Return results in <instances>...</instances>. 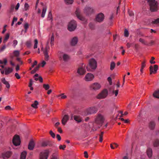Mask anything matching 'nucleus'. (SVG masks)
Masks as SVG:
<instances>
[{
  "mask_svg": "<svg viewBox=\"0 0 159 159\" xmlns=\"http://www.w3.org/2000/svg\"><path fill=\"white\" fill-rule=\"evenodd\" d=\"M104 120L105 118L104 116L101 114H98L96 115L94 121L95 123L101 126L103 123Z\"/></svg>",
  "mask_w": 159,
  "mask_h": 159,
  "instance_id": "1",
  "label": "nucleus"
},
{
  "mask_svg": "<svg viewBox=\"0 0 159 159\" xmlns=\"http://www.w3.org/2000/svg\"><path fill=\"white\" fill-rule=\"evenodd\" d=\"M150 7V10L152 11H155L158 10V4L155 0H147Z\"/></svg>",
  "mask_w": 159,
  "mask_h": 159,
  "instance_id": "2",
  "label": "nucleus"
},
{
  "mask_svg": "<svg viewBox=\"0 0 159 159\" xmlns=\"http://www.w3.org/2000/svg\"><path fill=\"white\" fill-rule=\"evenodd\" d=\"M97 108L95 107H90L83 111L82 113V115L86 116L95 113L97 112Z\"/></svg>",
  "mask_w": 159,
  "mask_h": 159,
  "instance_id": "3",
  "label": "nucleus"
},
{
  "mask_svg": "<svg viewBox=\"0 0 159 159\" xmlns=\"http://www.w3.org/2000/svg\"><path fill=\"white\" fill-rule=\"evenodd\" d=\"M97 66V63L93 58H92L89 61V65L86 67L88 71H91V70L95 69Z\"/></svg>",
  "mask_w": 159,
  "mask_h": 159,
  "instance_id": "4",
  "label": "nucleus"
},
{
  "mask_svg": "<svg viewBox=\"0 0 159 159\" xmlns=\"http://www.w3.org/2000/svg\"><path fill=\"white\" fill-rule=\"evenodd\" d=\"M58 57L60 60H63L65 62L68 61L70 58V56L68 55L61 52H58Z\"/></svg>",
  "mask_w": 159,
  "mask_h": 159,
  "instance_id": "5",
  "label": "nucleus"
},
{
  "mask_svg": "<svg viewBox=\"0 0 159 159\" xmlns=\"http://www.w3.org/2000/svg\"><path fill=\"white\" fill-rule=\"evenodd\" d=\"M77 27V23L75 21L71 20L68 23V29L70 31H74Z\"/></svg>",
  "mask_w": 159,
  "mask_h": 159,
  "instance_id": "6",
  "label": "nucleus"
},
{
  "mask_svg": "<svg viewBox=\"0 0 159 159\" xmlns=\"http://www.w3.org/2000/svg\"><path fill=\"white\" fill-rule=\"evenodd\" d=\"M108 94V91L107 89H105L103 90L97 96L96 98L98 99H102L106 98Z\"/></svg>",
  "mask_w": 159,
  "mask_h": 159,
  "instance_id": "7",
  "label": "nucleus"
},
{
  "mask_svg": "<svg viewBox=\"0 0 159 159\" xmlns=\"http://www.w3.org/2000/svg\"><path fill=\"white\" fill-rule=\"evenodd\" d=\"M101 87V84L97 82L91 84L89 86L90 89L93 91H96L99 90Z\"/></svg>",
  "mask_w": 159,
  "mask_h": 159,
  "instance_id": "8",
  "label": "nucleus"
},
{
  "mask_svg": "<svg viewBox=\"0 0 159 159\" xmlns=\"http://www.w3.org/2000/svg\"><path fill=\"white\" fill-rule=\"evenodd\" d=\"M16 3L14 2H12L11 4L10 7L8 10V12L9 13H12L14 10V8H15L16 10H17L20 7V4L19 3H18L16 7H15V6L16 5Z\"/></svg>",
  "mask_w": 159,
  "mask_h": 159,
  "instance_id": "9",
  "label": "nucleus"
},
{
  "mask_svg": "<svg viewBox=\"0 0 159 159\" xmlns=\"http://www.w3.org/2000/svg\"><path fill=\"white\" fill-rule=\"evenodd\" d=\"M85 67V65L84 64H82V65L78 68L77 70V73L80 75H84L86 72Z\"/></svg>",
  "mask_w": 159,
  "mask_h": 159,
  "instance_id": "10",
  "label": "nucleus"
},
{
  "mask_svg": "<svg viewBox=\"0 0 159 159\" xmlns=\"http://www.w3.org/2000/svg\"><path fill=\"white\" fill-rule=\"evenodd\" d=\"M49 154L48 150H45L40 152L39 159H47Z\"/></svg>",
  "mask_w": 159,
  "mask_h": 159,
  "instance_id": "11",
  "label": "nucleus"
},
{
  "mask_svg": "<svg viewBox=\"0 0 159 159\" xmlns=\"http://www.w3.org/2000/svg\"><path fill=\"white\" fill-rule=\"evenodd\" d=\"M12 143L16 146H19L20 144V141L19 136L15 135L13 137L12 139Z\"/></svg>",
  "mask_w": 159,
  "mask_h": 159,
  "instance_id": "12",
  "label": "nucleus"
},
{
  "mask_svg": "<svg viewBox=\"0 0 159 159\" xmlns=\"http://www.w3.org/2000/svg\"><path fill=\"white\" fill-rule=\"evenodd\" d=\"M75 14L77 18L80 20L82 21H86L85 18L82 16L80 10L79 8L76 9L75 12Z\"/></svg>",
  "mask_w": 159,
  "mask_h": 159,
  "instance_id": "13",
  "label": "nucleus"
},
{
  "mask_svg": "<svg viewBox=\"0 0 159 159\" xmlns=\"http://www.w3.org/2000/svg\"><path fill=\"white\" fill-rule=\"evenodd\" d=\"M94 78V76L93 74L88 73L86 75L84 79L86 81H89L92 80Z\"/></svg>",
  "mask_w": 159,
  "mask_h": 159,
  "instance_id": "14",
  "label": "nucleus"
},
{
  "mask_svg": "<svg viewBox=\"0 0 159 159\" xmlns=\"http://www.w3.org/2000/svg\"><path fill=\"white\" fill-rule=\"evenodd\" d=\"M104 19V16L103 14L100 13L97 15L96 18V20L99 22H102Z\"/></svg>",
  "mask_w": 159,
  "mask_h": 159,
  "instance_id": "15",
  "label": "nucleus"
},
{
  "mask_svg": "<svg viewBox=\"0 0 159 159\" xmlns=\"http://www.w3.org/2000/svg\"><path fill=\"white\" fill-rule=\"evenodd\" d=\"M158 69V66L157 65H154V68L152 66L150 67V74H151L152 73H155L157 72V71Z\"/></svg>",
  "mask_w": 159,
  "mask_h": 159,
  "instance_id": "16",
  "label": "nucleus"
},
{
  "mask_svg": "<svg viewBox=\"0 0 159 159\" xmlns=\"http://www.w3.org/2000/svg\"><path fill=\"white\" fill-rule=\"evenodd\" d=\"M78 42V38L76 37L72 38L70 41V44L73 46H75Z\"/></svg>",
  "mask_w": 159,
  "mask_h": 159,
  "instance_id": "17",
  "label": "nucleus"
},
{
  "mask_svg": "<svg viewBox=\"0 0 159 159\" xmlns=\"http://www.w3.org/2000/svg\"><path fill=\"white\" fill-rule=\"evenodd\" d=\"M11 155L10 152H7L2 154V157L3 159H7L9 158Z\"/></svg>",
  "mask_w": 159,
  "mask_h": 159,
  "instance_id": "18",
  "label": "nucleus"
},
{
  "mask_svg": "<svg viewBox=\"0 0 159 159\" xmlns=\"http://www.w3.org/2000/svg\"><path fill=\"white\" fill-rule=\"evenodd\" d=\"M69 120V116L68 115H65L62 119V124L63 125H65Z\"/></svg>",
  "mask_w": 159,
  "mask_h": 159,
  "instance_id": "19",
  "label": "nucleus"
},
{
  "mask_svg": "<svg viewBox=\"0 0 159 159\" xmlns=\"http://www.w3.org/2000/svg\"><path fill=\"white\" fill-rule=\"evenodd\" d=\"M93 11V9L90 7H87L84 9V12L87 14H89Z\"/></svg>",
  "mask_w": 159,
  "mask_h": 159,
  "instance_id": "20",
  "label": "nucleus"
},
{
  "mask_svg": "<svg viewBox=\"0 0 159 159\" xmlns=\"http://www.w3.org/2000/svg\"><path fill=\"white\" fill-rule=\"evenodd\" d=\"M34 79L36 81L39 80L40 82L42 83L43 81L42 78L38 74H36L34 76Z\"/></svg>",
  "mask_w": 159,
  "mask_h": 159,
  "instance_id": "21",
  "label": "nucleus"
},
{
  "mask_svg": "<svg viewBox=\"0 0 159 159\" xmlns=\"http://www.w3.org/2000/svg\"><path fill=\"white\" fill-rule=\"evenodd\" d=\"M74 120L77 123H80L82 121V119L79 116H74Z\"/></svg>",
  "mask_w": 159,
  "mask_h": 159,
  "instance_id": "22",
  "label": "nucleus"
},
{
  "mask_svg": "<svg viewBox=\"0 0 159 159\" xmlns=\"http://www.w3.org/2000/svg\"><path fill=\"white\" fill-rule=\"evenodd\" d=\"M1 80L2 82L3 83V84L6 85V88H7L8 89L10 88V85L8 81L6 80L4 78H2Z\"/></svg>",
  "mask_w": 159,
  "mask_h": 159,
  "instance_id": "23",
  "label": "nucleus"
},
{
  "mask_svg": "<svg viewBox=\"0 0 159 159\" xmlns=\"http://www.w3.org/2000/svg\"><path fill=\"white\" fill-rule=\"evenodd\" d=\"M35 143L33 140H31L29 143L28 145V149L32 150L34 147Z\"/></svg>",
  "mask_w": 159,
  "mask_h": 159,
  "instance_id": "24",
  "label": "nucleus"
},
{
  "mask_svg": "<svg viewBox=\"0 0 159 159\" xmlns=\"http://www.w3.org/2000/svg\"><path fill=\"white\" fill-rule=\"evenodd\" d=\"M49 43V41H48L47 42L46 47L43 51V53H48L50 49V47L48 45Z\"/></svg>",
  "mask_w": 159,
  "mask_h": 159,
  "instance_id": "25",
  "label": "nucleus"
},
{
  "mask_svg": "<svg viewBox=\"0 0 159 159\" xmlns=\"http://www.w3.org/2000/svg\"><path fill=\"white\" fill-rule=\"evenodd\" d=\"M147 154L149 158H151L152 156V151L151 148H148L147 151Z\"/></svg>",
  "mask_w": 159,
  "mask_h": 159,
  "instance_id": "26",
  "label": "nucleus"
},
{
  "mask_svg": "<svg viewBox=\"0 0 159 159\" xmlns=\"http://www.w3.org/2000/svg\"><path fill=\"white\" fill-rule=\"evenodd\" d=\"M155 123L153 121H151L149 124V127L151 129H153L155 126Z\"/></svg>",
  "mask_w": 159,
  "mask_h": 159,
  "instance_id": "27",
  "label": "nucleus"
},
{
  "mask_svg": "<svg viewBox=\"0 0 159 159\" xmlns=\"http://www.w3.org/2000/svg\"><path fill=\"white\" fill-rule=\"evenodd\" d=\"M5 74L6 75H7L11 73L13 70L12 69L10 68H8L5 69Z\"/></svg>",
  "mask_w": 159,
  "mask_h": 159,
  "instance_id": "28",
  "label": "nucleus"
},
{
  "mask_svg": "<svg viewBox=\"0 0 159 159\" xmlns=\"http://www.w3.org/2000/svg\"><path fill=\"white\" fill-rule=\"evenodd\" d=\"M57 97L59 99H64L67 98V96L64 93H61L57 95Z\"/></svg>",
  "mask_w": 159,
  "mask_h": 159,
  "instance_id": "29",
  "label": "nucleus"
},
{
  "mask_svg": "<svg viewBox=\"0 0 159 159\" xmlns=\"http://www.w3.org/2000/svg\"><path fill=\"white\" fill-rule=\"evenodd\" d=\"M26 155L27 152L26 151L23 152L21 154L20 159H25Z\"/></svg>",
  "mask_w": 159,
  "mask_h": 159,
  "instance_id": "30",
  "label": "nucleus"
},
{
  "mask_svg": "<svg viewBox=\"0 0 159 159\" xmlns=\"http://www.w3.org/2000/svg\"><path fill=\"white\" fill-rule=\"evenodd\" d=\"M47 11V7H44L43 8L41 14V17L42 18H44L45 16V14Z\"/></svg>",
  "mask_w": 159,
  "mask_h": 159,
  "instance_id": "31",
  "label": "nucleus"
},
{
  "mask_svg": "<svg viewBox=\"0 0 159 159\" xmlns=\"http://www.w3.org/2000/svg\"><path fill=\"white\" fill-rule=\"evenodd\" d=\"M154 97L157 98H159V89L155 91L153 94Z\"/></svg>",
  "mask_w": 159,
  "mask_h": 159,
  "instance_id": "32",
  "label": "nucleus"
},
{
  "mask_svg": "<svg viewBox=\"0 0 159 159\" xmlns=\"http://www.w3.org/2000/svg\"><path fill=\"white\" fill-rule=\"evenodd\" d=\"M38 104L39 103L37 101H35L33 103L31 104V106L34 108L36 109L38 108Z\"/></svg>",
  "mask_w": 159,
  "mask_h": 159,
  "instance_id": "33",
  "label": "nucleus"
},
{
  "mask_svg": "<svg viewBox=\"0 0 159 159\" xmlns=\"http://www.w3.org/2000/svg\"><path fill=\"white\" fill-rule=\"evenodd\" d=\"M48 19L49 20H51V21L52 20V15L51 11H49L48 13Z\"/></svg>",
  "mask_w": 159,
  "mask_h": 159,
  "instance_id": "34",
  "label": "nucleus"
},
{
  "mask_svg": "<svg viewBox=\"0 0 159 159\" xmlns=\"http://www.w3.org/2000/svg\"><path fill=\"white\" fill-rule=\"evenodd\" d=\"M118 92L119 89H116V90H113L112 91V93L113 94H114L115 96L116 97L118 95Z\"/></svg>",
  "mask_w": 159,
  "mask_h": 159,
  "instance_id": "35",
  "label": "nucleus"
},
{
  "mask_svg": "<svg viewBox=\"0 0 159 159\" xmlns=\"http://www.w3.org/2000/svg\"><path fill=\"white\" fill-rule=\"evenodd\" d=\"M116 64L115 62L112 61L111 63L110 70H113L115 67Z\"/></svg>",
  "mask_w": 159,
  "mask_h": 159,
  "instance_id": "36",
  "label": "nucleus"
},
{
  "mask_svg": "<svg viewBox=\"0 0 159 159\" xmlns=\"http://www.w3.org/2000/svg\"><path fill=\"white\" fill-rule=\"evenodd\" d=\"M40 66V65H39L38 66L36 67L35 68H34V70H33L31 72V74H34L37 70H39V68Z\"/></svg>",
  "mask_w": 159,
  "mask_h": 159,
  "instance_id": "37",
  "label": "nucleus"
},
{
  "mask_svg": "<svg viewBox=\"0 0 159 159\" xmlns=\"http://www.w3.org/2000/svg\"><path fill=\"white\" fill-rule=\"evenodd\" d=\"M153 145L155 147L158 146H159V140L158 139H156L154 142Z\"/></svg>",
  "mask_w": 159,
  "mask_h": 159,
  "instance_id": "38",
  "label": "nucleus"
},
{
  "mask_svg": "<svg viewBox=\"0 0 159 159\" xmlns=\"http://www.w3.org/2000/svg\"><path fill=\"white\" fill-rule=\"evenodd\" d=\"M145 61L143 62L142 63L141 68L140 69V71H141V73H143V69L145 66Z\"/></svg>",
  "mask_w": 159,
  "mask_h": 159,
  "instance_id": "39",
  "label": "nucleus"
},
{
  "mask_svg": "<svg viewBox=\"0 0 159 159\" xmlns=\"http://www.w3.org/2000/svg\"><path fill=\"white\" fill-rule=\"evenodd\" d=\"M9 37V34H7L4 38V40L3 41V43H5L8 39Z\"/></svg>",
  "mask_w": 159,
  "mask_h": 159,
  "instance_id": "40",
  "label": "nucleus"
},
{
  "mask_svg": "<svg viewBox=\"0 0 159 159\" xmlns=\"http://www.w3.org/2000/svg\"><path fill=\"white\" fill-rule=\"evenodd\" d=\"M13 54L15 56L18 57L20 55V52L18 50H15L13 52Z\"/></svg>",
  "mask_w": 159,
  "mask_h": 159,
  "instance_id": "41",
  "label": "nucleus"
},
{
  "mask_svg": "<svg viewBox=\"0 0 159 159\" xmlns=\"http://www.w3.org/2000/svg\"><path fill=\"white\" fill-rule=\"evenodd\" d=\"M44 55V59L45 60L47 61L49 59V56L48 54V53H43Z\"/></svg>",
  "mask_w": 159,
  "mask_h": 159,
  "instance_id": "42",
  "label": "nucleus"
},
{
  "mask_svg": "<svg viewBox=\"0 0 159 159\" xmlns=\"http://www.w3.org/2000/svg\"><path fill=\"white\" fill-rule=\"evenodd\" d=\"M38 44V41L37 39H36L34 40V48L36 49L37 48V45Z\"/></svg>",
  "mask_w": 159,
  "mask_h": 159,
  "instance_id": "43",
  "label": "nucleus"
},
{
  "mask_svg": "<svg viewBox=\"0 0 159 159\" xmlns=\"http://www.w3.org/2000/svg\"><path fill=\"white\" fill-rule=\"evenodd\" d=\"M152 23L154 24L159 25V18L153 20Z\"/></svg>",
  "mask_w": 159,
  "mask_h": 159,
  "instance_id": "44",
  "label": "nucleus"
},
{
  "mask_svg": "<svg viewBox=\"0 0 159 159\" xmlns=\"http://www.w3.org/2000/svg\"><path fill=\"white\" fill-rule=\"evenodd\" d=\"M27 46L28 48H30L31 46V42L30 40L27 41L26 43Z\"/></svg>",
  "mask_w": 159,
  "mask_h": 159,
  "instance_id": "45",
  "label": "nucleus"
},
{
  "mask_svg": "<svg viewBox=\"0 0 159 159\" xmlns=\"http://www.w3.org/2000/svg\"><path fill=\"white\" fill-rule=\"evenodd\" d=\"M54 37L53 35H52L51 38L50 44L51 46L54 45Z\"/></svg>",
  "mask_w": 159,
  "mask_h": 159,
  "instance_id": "46",
  "label": "nucleus"
},
{
  "mask_svg": "<svg viewBox=\"0 0 159 159\" xmlns=\"http://www.w3.org/2000/svg\"><path fill=\"white\" fill-rule=\"evenodd\" d=\"M7 62V60L6 59H4L3 60H0V64H4L5 65H6Z\"/></svg>",
  "mask_w": 159,
  "mask_h": 159,
  "instance_id": "47",
  "label": "nucleus"
},
{
  "mask_svg": "<svg viewBox=\"0 0 159 159\" xmlns=\"http://www.w3.org/2000/svg\"><path fill=\"white\" fill-rule=\"evenodd\" d=\"M43 88L46 90H48V89L50 87L48 84H43Z\"/></svg>",
  "mask_w": 159,
  "mask_h": 159,
  "instance_id": "48",
  "label": "nucleus"
},
{
  "mask_svg": "<svg viewBox=\"0 0 159 159\" xmlns=\"http://www.w3.org/2000/svg\"><path fill=\"white\" fill-rule=\"evenodd\" d=\"M48 143L46 141L43 142L41 143V146L42 147H45L47 146Z\"/></svg>",
  "mask_w": 159,
  "mask_h": 159,
  "instance_id": "49",
  "label": "nucleus"
},
{
  "mask_svg": "<svg viewBox=\"0 0 159 159\" xmlns=\"http://www.w3.org/2000/svg\"><path fill=\"white\" fill-rule=\"evenodd\" d=\"M129 33L128 31V30L127 29H125V31H124L125 36L126 37H128L129 36Z\"/></svg>",
  "mask_w": 159,
  "mask_h": 159,
  "instance_id": "50",
  "label": "nucleus"
},
{
  "mask_svg": "<svg viewBox=\"0 0 159 159\" xmlns=\"http://www.w3.org/2000/svg\"><path fill=\"white\" fill-rule=\"evenodd\" d=\"M65 1L68 4H71L73 2V0H65Z\"/></svg>",
  "mask_w": 159,
  "mask_h": 159,
  "instance_id": "51",
  "label": "nucleus"
},
{
  "mask_svg": "<svg viewBox=\"0 0 159 159\" xmlns=\"http://www.w3.org/2000/svg\"><path fill=\"white\" fill-rule=\"evenodd\" d=\"M29 7V5H28V4H27V3H25V6H24L25 10L27 11Z\"/></svg>",
  "mask_w": 159,
  "mask_h": 159,
  "instance_id": "52",
  "label": "nucleus"
},
{
  "mask_svg": "<svg viewBox=\"0 0 159 159\" xmlns=\"http://www.w3.org/2000/svg\"><path fill=\"white\" fill-rule=\"evenodd\" d=\"M18 43L17 41L15 40L13 41V46L14 48H15L16 47V46L17 45Z\"/></svg>",
  "mask_w": 159,
  "mask_h": 159,
  "instance_id": "53",
  "label": "nucleus"
},
{
  "mask_svg": "<svg viewBox=\"0 0 159 159\" xmlns=\"http://www.w3.org/2000/svg\"><path fill=\"white\" fill-rule=\"evenodd\" d=\"M46 62L45 61H43L40 64H39V65H40V66L41 65L42 67H43L44 66L46 65Z\"/></svg>",
  "mask_w": 159,
  "mask_h": 159,
  "instance_id": "54",
  "label": "nucleus"
},
{
  "mask_svg": "<svg viewBox=\"0 0 159 159\" xmlns=\"http://www.w3.org/2000/svg\"><path fill=\"white\" fill-rule=\"evenodd\" d=\"M50 134L53 138H54L55 137V134L52 130L50 131Z\"/></svg>",
  "mask_w": 159,
  "mask_h": 159,
  "instance_id": "55",
  "label": "nucleus"
},
{
  "mask_svg": "<svg viewBox=\"0 0 159 159\" xmlns=\"http://www.w3.org/2000/svg\"><path fill=\"white\" fill-rule=\"evenodd\" d=\"M107 80L109 82L110 85H111L112 84V80L111 77H109L107 78Z\"/></svg>",
  "mask_w": 159,
  "mask_h": 159,
  "instance_id": "56",
  "label": "nucleus"
},
{
  "mask_svg": "<svg viewBox=\"0 0 159 159\" xmlns=\"http://www.w3.org/2000/svg\"><path fill=\"white\" fill-rule=\"evenodd\" d=\"M6 45H3L0 49V52H3L6 48Z\"/></svg>",
  "mask_w": 159,
  "mask_h": 159,
  "instance_id": "57",
  "label": "nucleus"
},
{
  "mask_svg": "<svg viewBox=\"0 0 159 159\" xmlns=\"http://www.w3.org/2000/svg\"><path fill=\"white\" fill-rule=\"evenodd\" d=\"M24 27L25 30H27L29 28V25L27 23H25L24 25Z\"/></svg>",
  "mask_w": 159,
  "mask_h": 159,
  "instance_id": "58",
  "label": "nucleus"
},
{
  "mask_svg": "<svg viewBox=\"0 0 159 159\" xmlns=\"http://www.w3.org/2000/svg\"><path fill=\"white\" fill-rule=\"evenodd\" d=\"M155 59V58L153 57H152L151 58V60L150 61V62L151 64H154L155 63V61H153Z\"/></svg>",
  "mask_w": 159,
  "mask_h": 159,
  "instance_id": "59",
  "label": "nucleus"
},
{
  "mask_svg": "<svg viewBox=\"0 0 159 159\" xmlns=\"http://www.w3.org/2000/svg\"><path fill=\"white\" fill-rule=\"evenodd\" d=\"M15 76L18 79H19L20 78V76L17 73L15 74Z\"/></svg>",
  "mask_w": 159,
  "mask_h": 159,
  "instance_id": "60",
  "label": "nucleus"
},
{
  "mask_svg": "<svg viewBox=\"0 0 159 159\" xmlns=\"http://www.w3.org/2000/svg\"><path fill=\"white\" fill-rule=\"evenodd\" d=\"M57 156L56 155H53L51 159H57Z\"/></svg>",
  "mask_w": 159,
  "mask_h": 159,
  "instance_id": "61",
  "label": "nucleus"
},
{
  "mask_svg": "<svg viewBox=\"0 0 159 159\" xmlns=\"http://www.w3.org/2000/svg\"><path fill=\"white\" fill-rule=\"evenodd\" d=\"M66 146L65 145H61L59 147V148L60 149L64 150L66 148Z\"/></svg>",
  "mask_w": 159,
  "mask_h": 159,
  "instance_id": "62",
  "label": "nucleus"
},
{
  "mask_svg": "<svg viewBox=\"0 0 159 159\" xmlns=\"http://www.w3.org/2000/svg\"><path fill=\"white\" fill-rule=\"evenodd\" d=\"M84 157L86 158H87L88 157V154L87 152L86 151H84Z\"/></svg>",
  "mask_w": 159,
  "mask_h": 159,
  "instance_id": "63",
  "label": "nucleus"
},
{
  "mask_svg": "<svg viewBox=\"0 0 159 159\" xmlns=\"http://www.w3.org/2000/svg\"><path fill=\"white\" fill-rule=\"evenodd\" d=\"M129 14V16H132L134 15V14L133 12L132 11H128Z\"/></svg>",
  "mask_w": 159,
  "mask_h": 159,
  "instance_id": "64",
  "label": "nucleus"
}]
</instances>
